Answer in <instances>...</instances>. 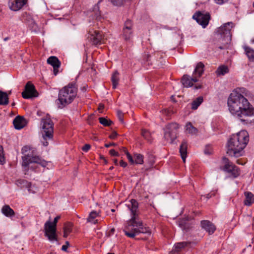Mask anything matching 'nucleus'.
<instances>
[{"mask_svg": "<svg viewBox=\"0 0 254 254\" xmlns=\"http://www.w3.org/2000/svg\"><path fill=\"white\" fill-rule=\"evenodd\" d=\"M229 72V69L228 66L222 64L220 65L215 71V73L217 76L224 75L225 74Z\"/></svg>", "mask_w": 254, "mask_h": 254, "instance_id": "b1692460", "label": "nucleus"}, {"mask_svg": "<svg viewBox=\"0 0 254 254\" xmlns=\"http://www.w3.org/2000/svg\"><path fill=\"white\" fill-rule=\"evenodd\" d=\"M109 153L111 156H119V153L114 149H111L109 151Z\"/></svg>", "mask_w": 254, "mask_h": 254, "instance_id": "a18cd8bd", "label": "nucleus"}, {"mask_svg": "<svg viewBox=\"0 0 254 254\" xmlns=\"http://www.w3.org/2000/svg\"><path fill=\"white\" fill-rule=\"evenodd\" d=\"M126 150H127V148L126 147H123V151L125 152V154H126Z\"/></svg>", "mask_w": 254, "mask_h": 254, "instance_id": "680f3d73", "label": "nucleus"}, {"mask_svg": "<svg viewBox=\"0 0 254 254\" xmlns=\"http://www.w3.org/2000/svg\"><path fill=\"white\" fill-rule=\"evenodd\" d=\"M127 205L131 212V217L127 225L123 230L125 235L130 238H134L140 233L150 234L149 228L145 226L139 218L138 202L134 199H131Z\"/></svg>", "mask_w": 254, "mask_h": 254, "instance_id": "f03ea898", "label": "nucleus"}, {"mask_svg": "<svg viewBox=\"0 0 254 254\" xmlns=\"http://www.w3.org/2000/svg\"><path fill=\"white\" fill-rule=\"evenodd\" d=\"M192 18L203 28H205L210 19V14L208 12L204 14L201 11H197L193 14Z\"/></svg>", "mask_w": 254, "mask_h": 254, "instance_id": "9b49d317", "label": "nucleus"}, {"mask_svg": "<svg viewBox=\"0 0 254 254\" xmlns=\"http://www.w3.org/2000/svg\"><path fill=\"white\" fill-rule=\"evenodd\" d=\"M203 101V98L202 96L198 97L191 103V109L193 110H196Z\"/></svg>", "mask_w": 254, "mask_h": 254, "instance_id": "c85d7f7f", "label": "nucleus"}, {"mask_svg": "<svg viewBox=\"0 0 254 254\" xmlns=\"http://www.w3.org/2000/svg\"><path fill=\"white\" fill-rule=\"evenodd\" d=\"M123 29H132V22L131 20L129 19L127 20L125 22Z\"/></svg>", "mask_w": 254, "mask_h": 254, "instance_id": "58836bf2", "label": "nucleus"}, {"mask_svg": "<svg viewBox=\"0 0 254 254\" xmlns=\"http://www.w3.org/2000/svg\"><path fill=\"white\" fill-rule=\"evenodd\" d=\"M249 141L248 132L241 130L236 134H232L227 144V154L231 157H239L243 156L244 149Z\"/></svg>", "mask_w": 254, "mask_h": 254, "instance_id": "7ed1b4c3", "label": "nucleus"}, {"mask_svg": "<svg viewBox=\"0 0 254 254\" xmlns=\"http://www.w3.org/2000/svg\"><path fill=\"white\" fill-rule=\"evenodd\" d=\"M245 199L244 201V205L250 206L254 202V195L250 191L244 192Z\"/></svg>", "mask_w": 254, "mask_h": 254, "instance_id": "4be33fe9", "label": "nucleus"}, {"mask_svg": "<svg viewBox=\"0 0 254 254\" xmlns=\"http://www.w3.org/2000/svg\"><path fill=\"white\" fill-rule=\"evenodd\" d=\"M119 75L120 73L118 71H114L112 74L111 81L113 89H116L119 84L120 80Z\"/></svg>", "mask_w": 254, "mask_h": 254, "instance_id": "a878e982", "label": "nucleus"}, {"mask_svg": "<svg viewBox=\"0 0 254 254\" xmlns=\"http://www.w3.org/2000/svg\"><path fill=\"white\" fill-rule=\"evenodd\" d=\"M115 231V229L114 228H112L111 229V230H110V233H112V234H113L114 232Z\"/></svg>", "mask_w": 254, "mask_h": 254, "instance_id": "052dcab7", "label": "nucleus"}, {"mask_svg": "<svg viewBox=\"0 0 254 254\" xmlns=\"http://www.w3.org/2000/svg\"><path fill=\"white\" fill-rule=\"evenodd\" d=\"M134 163L136 164H142L143 161V155L141 154L135 153L134 154Z\"/></svg>", "mask_w": 254, "mask_h": 254, "instance_id": "f704fd0d", "label": "nucleus"}, {"mask_svg": "<svg viewBox=\"0 0 254 254\" xmlns=\"http://www.w3.org/2000/svg\"><path fill=\"white\" fill-rule=\"evenodd\" d=\"M78 86L75 81L69 83L62 88L58 95V107L62 109L71 103L77 96Z\"/></svg>", "mask_w": 254, "mask_h": 254, "instance_id": "20e7f679", "label": "nucleus"}, {"mask_svg": "<svg viewBox=\"0 0 254 254\" xmlns=\"http://www.w3.org/2000/svg\"><path fill=\"white\" fill-rule=\"evenodd\" d=\"M87 38L93 45H100L102 43L103 36L102 33L98 30H89Z\"/></svg>", "mask_w": 254, "mask_h": 254, "instance_id": "f8f14e48", "label": "nucleus"}, {"mask_svg": "<svg viewBox=\"0 0 254 254\" xmlns=\"http://www.w3.org/2000/svg\"><path fill=\"white\" fill-rule=\"evenodd\" d=\"M201 87H202V85H195L194 86V88L195 89H200V88H201Z\"/></svg>", "mask_w": 254, "mask_h": 254, "instance_id": "6e6d98bb", "label": "nucleus"}, {"mask_svg": "<svg viewBox=\"0 0 254 254\" xmlns=\"http://www.w3.org/2000/svg\"><path fill=\"white\" fill-rule=\"evenodd\" d=\"M61 216H56L53 222L50 220L47 221L44 224L45 235L51 241H58L57 231V224Z\"/></svg>", "mask_w": 254, "mask_h": 254, "instance_id": "0eeeda50", "label": "nucleus"}, {"mask_svg": "<svg viewBox=\"0 0 254 254\" xmlns=\"http://www.w3.org/2000/svg\"><path fill=\"white\" fill-rule=\"evenodd\" d=\"M116 143L112 142V143L105 144V147H106L107 148H108V147H109L110 146H116Z\"/></svg>", "mask_w": 254, "mask_h": 254, "instance_id": "603ef678", "label": "nucleus"}, {"mask_svg": "<svg viewBox=\"0 0 254 254\" xmlns=\"http://www.w3.org/2000/svg\"><path fill=\"white\" fill-rule=\"evenodd\" d=\"M99 123L105 127H109L113 124V122L111 120H107L103 117L99 118Z\"/></svg>", "mask_w": 254, "mask_h": 254, "instance_id": "e433bc0d", "label": "nucleus"}, {"mask_svg": "<svg viewBox=\"0 0 254 254\" xmlns=\"http://www.w3.org/2000/svg\"><path fill=\"white\" fill-rule=\"evenodd\" d=\"M65 245H66L67 246H69V243L68 242V241H66L65 242Z\"/></svg>", "mask_w": 254, "mask_h": 254, "instance_id": "e2e57ef3", "label": "nucleus"}, {"mask_svg": "<svg viewBox=\"0 0 254 254\" xmlns=\"http://www.w3.org/2000/svg\"><path fill=\"white\" fill-rule=\"evenodd\" d=\"M36 148L31 147L30 146L26 145L23 146L21 149V153L25 156L26 155L32 154L33 150Z\"/></svg>", "mask_w": 254, "mask_h": 254, "instance_id": "473e14b6", "label": "nucleus"}, {"mask_svg": "<svg viewBox=\"0 0 254 254\" xmlns=\"http://www.w3.org/2000/svg\"><path fill=\"white\" fill-rule=\"evenodd\" d=\"M98 216L97 213L95 211H92L88 216V218L87 219L88 222H93L94 224H96L97 223V220H94L95 218H96Z\"/></svg>", "mask_w": 254, "mask_h": 254, "instance_id": "c9c22d12", "label": "nucleus"}, {"mask_svg": "<svg viewBox=\"0 0 254 254\" xmlns=\"http://www.w3.org/2000/svg\"><path fill=\"white\" fill-rule=\"evenodd\" d=\"M9 39V37H6V38H4V41H6L8 40Z\"/></svg>", "mask_w": 254, "mask_h": 254, "instance_id": "0e129e2a", "label": "nucleus"}, {"mask_svg": "<svg viewBox=\"0 0 254 254\" xmlns=\"http://www.w3.org/2000/svg\"><path fill=\"white\" fill-rule=\"evenodd\" d=\"M191 243L189 242H182L176 243L174 247V250L176 252H179L181 250L185 247H188Z\"/></svg>", "mask_w": 254, "mask_h": 254, "instance_id": "bb28decb", "label": "nucleus"}, {"mask_svg": "<svg viewBox=\"0 0 254 254\" xmlns=\"http://www.w3.org/2000/svg\"><path fill=\"white\" fill-rule=\"evenodd\" d=\"M245 51L249 60L254 62V50L250 47H245Z\"/></svg>", "mask_w": 254, "mask_h": 254, "instance_id": "2f4dec72", "label": "nucleus"}, {"mask_svg": "<svg viewBox=\"0 0 254 254\" xmlns=\"http://www.w3.org/2000/svg\"><path fill=\"white\" fill-rule=\"evenodd\" d=\"M36 149L33 150L32 154L26 155L22 157V166L28 167L30 163H37L42 167H45L48 165V162L42 159L39 156L36 155Z\"/></svg>", "mask_w": 254, "mask_h": 254, "instance_id": "1a4fd4ad", "label": "nucleus"}, {"mask_svg": "<svg viewBox=\"0 0 254 254\" xmlns=\"http://www.w3.org/2000/svg\"><path fill=\"white\" fill-rule=\"evenodd\" d=\"M114 164H115V165H118V160L117 159H114Z\"/></svg>", "mask_w": 254, "mask_h": 254, "instance_id": "13d9d810", "label": "nucleus"}, {"mask_svg": "<svg viewBox=\"0 0 254 254\" xmlns=\"http://www.w3.org/2000/svg\"><path fill=\"white\" fill-rule=\"evenodd\" d=\"M68 246H66V245H63L62 247V250L63 251H64V252H66L67 251V249L68 248Z\"/></svg>", "mask_w": 254, "mask_h": 254, "instance_id": "864d4df0", "label": "nucleus"}, {"mask_svg": "<svg viewBox=\"0 0 254 254\" xmlns=\"http://www.w3.org/2000/svg\"><path fill=\"white\" fill-rule=\"evenodd\" d=\"M233 26L232 22H227L217 29V33L230 39L232 36L231 31Z\"/></svg>", "mask_w": 254, "mask_h": 254, "instance_id": "ddd939ff", "label": "nucleus"}, {"mask_svg": "<svg viewBox=\"0 0 254 254\" xmlns=\"http://www.w3.org/2000/svg\"><path fill=\"white\" fill-rule=\"evenodd\" d=\"M188 143L186 140H184L180 147L179 152L181 156L182 159L184 162H185L187 156Z\"/></svg>", "mask_w": 254, "mask_h": 254, "instance_id": "aec40b11", "label": "nucleus"}, {"mask_svg": "<svg viewBox=\"0 0 254 254\" xmlns=\"http://www.w3.org/2000/svg\"><path fill=\"white\" fill-rule=\"evenodd\" d=\"M200 225L202 229L205 230L209 235L213 234L216 229L214 224L209 220H204L201 221Z\"/></svg>", "mask_w": 254, "mask_h": 254, "instance_id": "2eb2a0df", "label": "nucleus"}, {"mask_svg": "<svg viewBox=\"0 0 254 254\" xmlns=\"http://www.w3.org/2000/svg\"><path fill=\"white\" fill-rule=\"evenodd\" d=\"M120 165L121 167H123V168H125L127 167V163L124 161L123 160H121L120 161Z\"/></svg>", "mask_w": 254, "mask_h": 254, "instance_id": "8fccbe9b", "label": "nucleus"}, {"mask_svg": "<svg viewBox=\"0 0 254 254\" xmlns=\"http://www.w3.org/2000/svg\"><path fill=\"white\" fill-rule=\"evenodd\" d=\"M25 120L21 116H17L13 120V124L14 127L17 129H20L23 128L25 126Z\"/></svg>", "mask_w": 254, "mask_h": 254, "instance_id": "6ab92c4d", "label": "nucleus"}, {"mask_svg": "<svg viewBox=\"0 0 254 254\" xmlns=\"http://www.w3.org/2000/svg\"><path fill=\"white\" fill-rule=\"evenodd\" d=\"M104 162H105V164H107V160L105 158H104Z\"/></svg>", "mask_w": 254, "mask_h": 254, "instance_id": "774afa93", "label": "nucleus"}, {"mask_svg": "<svg viewBox=\"0 0 254 254\" xmlns=\"http://www.w3.org/2000/svg\"><path fill=\"white\" fill-rule=\"evenodd\" d=\"M1 212L7 217H11L15 215L14 210L8 205H4L2 207Z\"/></svg>", "mask_w": 254, "mask_h": 254, "instance_id": "5701e85b", "label": "nucleus"}, {"mask_svg": "<svg viewBox=\"0 0 254 254\" xmlns=\"http://www.w3.org/2000/svg\"><path fill=\"white\" fill-rule=\"evenodd\" d=\"M99 7L98 6V4H97L94 7V10H97V12L95 13V15H94L95 18L97 20H100L101 19L100 11H99Z\"/></svg>", "mask_w": 254, "mask_h": 254, "instance_id": "ea45409f", "label": "nucleus"}, {"mask_svg": "<svg viewBox=\"0 0 254 254\" xmlns=\"http://www.w3.org/2000/svg\"><path fill=\"white\" fill-rule=\"evenodd\" d=\"M28 0H13L9 1L8 5L10 9L17 11L26 4Z\"/></svg>", "mask_w": 254, "mask_h": 254, "instance_id": "f3484780", "label": "nucleus"}, {"mask_svg": "<svg viewBox=\"0 0 254 254\" xmlns=\"http://www.w3.org/2000/svg\"><path fill=\"white\" fill-rule=\"evenodd\" d=\"M237 163L238 164H241V163L240 162V160H237Z\"/></svg>", "mask_w": 254, "mask_h": 254, "instance_id": "69168bd1", "label": "nucleus"}, {"mask_svg": "<svg viewBox=\"0 0 254 254\" xmlns=\"http://www.w3.org/2000/svg\"><path fill=\"white\" fill-rule=\"evenodd\" d=\"M25 180H19L17 181V182L19 183L20 184H22L25 182Z\"/></svg>", "mask_w": 254, "mask_h": 254, "instance_id": "4d7b16f0", "label": "nucleus"}, {"mask_svg": "<svg viewBox=\"0 0 254 254\" xmlns=\"http://www.w3.org/2000/svg\"><path fill=\"white\" fill-rule=\"evenodd\" d=\"M38 92L34 85L28 81L25 85L24 90L22 92V96L24 99H30L38 96Z\"/></svg>", "mask_w": 254, "mask_h": 254, "instance_id": "9d476101", "label": "nucleus"}, {"mask_svg": "<svg viewBox=\"0 0 254 254\" xmlns=\"http://www.w3.org/2000/svg\"><path fill=\"white\" fill-rule=\"evenodd\" d=\"M198 81L196 76L190 77L188 75H184L181 80L182 83L186 87H191L193 82H196Z\"/></svg>", "mask_w": 254, "mask_h": 254, "instance_id": "a211bd4d", "label": "nucleus"}, {"mask_svg": "<svg viewBox=\"0 0 254 254\" xmlns=\"http://www.w3.org/2000/svg\"><path fill=\"white\" fill-rule=\"evenodd\" d=\"M222 162L224 165L221 166L220 169L227 173L229 178L235 179L240 175L241 170L240 168L231 162L228 158L223 157Z\"/></svg>", "mask_w": 254, "mask_h": 254, "instance_id": "423d86ee", "label": "nucleus"}, {"mask_svg": "<svg viewBox=\"0 0 254 254\" xmlns=\"http://www.w3.org/2000/svg\"><path fill=\"white\" fill-rule=\"evenodd\" d=\"M178 224L179 227L186 232H188L191 228L190 224L189 223L188 219L186 218L180 219L178 221Z\"/></svg>", "mask_w": 254, "mask_h": 254, "instance_id": "412c9836", "label": "nucleus"}, {"mask_svg": "<svg viewBox=\"0 0 254 254\" xmlns=\"http://www.w3.org/2000/svg\"><path fill=\"white\" fill-rule=\"evenodd\" d=\"M215 194V191H212L210 193H209L208 194H207L206 195V197L207 198H211L212 196H214Z\"/></svg>", "mask_w": 254, "mask_h": 254, "instance_id": "3c124183", "label": "nucleus"}, {"mask_svg": "<svg viewBox=\"0 0 254 254\" xmlns=\"http://www.w3.org/2000/svg\"><path fill=\"white\" fill-rule=\"evenodd\" d=\"M41 125L42 127V137L44 141L43 144L45 146L49 145L47 140H52L54 137V123L50 118H42Z\"/></svg>", "mask_w": 254, "mask_h": 254, "instance_id": "39448f33", "label": "nucleus"}, {"mask_svg": "<svg viewBox=\"0 0 254 254\" xmlns=\"http://www.w3.org/2000/svg\"><path fill=\"white\" fill-rule=\"evenodd\" d=\"M126 154L127 155V157L128 160V161L131 164H134V160L133 159L132 156L129 154L127 150H126Z\"/></svg>", "mask_w": 254, "mask_h": 254, "instance_id": "79ce46f5", "label": "nucleus"}, {"mask_svg": "<svg viewBox=\"0 0 254 254\" xmlns=\"http://www.w3.org/2000/svg\"><path fill=\"white\" fill-rule=\"evenodd\" d=\"M216 3L219 4H222L225 2H226L228 0H214Z\"/></svg>", "mask_w": 254, "mask_h": 254, "instance_id": "09e8293b", "label": "nucleus"}, {"mask_svg": "<svg viewBox=\"0 0 254 254\" xmlns=\"http://www.w3.org/2000/svg\"><path fill=\"white\" fill-rule=\"evenodd\" d=\"M186 131L189 133L196 134L198 130L195 127H194L191 123L188 122L186 126Z\"/></svg>", "mask_w": 254, "mask_h": 254, "instance_id": "72a5a7b5", "label": "nucleus"}, {"mask_svg": "<svg viewBox=\"0 0 254 254\" xmlns=\"http://www.w3.org/2000/svg\"><path fill=\"white\" fill-rule=\"evenodd\" d=\"M104 106L103 104H100L98 107V110L100 111L104 109Z\"/></svg>", "mask_w": 254, "mask_h": 254, "instance_id": "5fc2aeb1", "label": "nucleus"}, {"mask_svg": "<svg viewBox=\"0 0 254 254\" xmlns=\"http://www.w3.org/2000/svg\"><path fill=\"white\" fill-rule=\"evenodd\" d=\"M117 116L119 120L123 123L124 119V114L123 112L120 110H118L117 111Z\"/></svg>", "mask_w": 254, "mask_h": 254, "instance_id": "37998d69", "label": "nucleus"}, {"mask_svg": "<svg viewBox=\"0 0 254 254\" xmlns=\"http://www.w3.org/2000/svg\"><path fill=\"white\" fill-rule=\"evenodd\" d=\"M132 29H123V37L126 41H129L132 37Z\"/></svg>", "mask_w": 254, "mask_h": 254, "instance_id": "7c9ffc66", "label": "nucleus"}, {"mask_svg": "<svg viewBox=\"0 0 254 254\" xmlns=\"http://www.w3.org/2000/svg\"><path fill=\"white\" fill-rule=\"evenodd\" d=\"M118 135V133L116 131H114L110 135L109 138L111 139H115Z\"/></svg>", "mask_w": 254, "mask_h": 254, "instance_id": "49530a36", "label": "nucleus"}, {"mask_svg": "<svg viewBox=\"0 0 254 254\" xmlns=\"http://www.w3.org/2000/svg\"><path fill=\"white\" fill-rule=\"evenodd\" d=\"M148 134V131L145 129H142L141 130V135L146 138Z\"/></svg>", "mask_w": 254, "mask_h": 254, "instance_id": "de8ad7c7", "label": "nucleus"}, {"mask_svg": "<svg viewBox=\"0 0 254 254\" xmlns=\"http://www.w3.org/2000/svg\"><path fill=\"white\" fill-rule=\"evenodd\" d=\"M204 65L202 62H199L197 63L193 74L197 77H200L204 71Z\"/></svg>", "mask_w": 254, "mask_h": 254, "instance_id": "393cba45", "label": "nucleus"}, {"mask_svg": "<svg viewBox=\"0 0 254 254\" xmlns=\"http://www.w3.org/2000/svg\"><path fill=\"white\" fill-rule=\"evenodd\" d=\"M91 148V145L89 144H85L82 147V150L84 152H87Z\"/></svg>", "mask_w": 254, "mask_h": 254, "instance_id": "c03bdc74", "label": "nucleus"}, {"mask_svg": "<svg viewBox=\"0 0 254 254\" xmlns=\"http://www.w3.org/2000/svg\"><path fill=\"white\" fill-rule=\"evenodd\" d=\"M113 169H114V167L113 166H111V167H110L109 170H112Z\"/></svg>", "mask_w": 254, "mask_h": 254, "instance_id": "338daca9", "label": "nucleus"}, {"mask_svg": "<svg viewBox=\"0 0 254 254\" xmlns=\"http://www.w3.org/2000/svg\"><path fill=\"white\" fill-rule=\"evenodd\" d=\"M73 224L70 222H66L64 226V238H66L72 231Z\"/></svg>", "mask_w": 254, "mask_h": 254, "instance_id": "cd10ccee", "label": "nucleus"}, {"mask_svg": "<svg viewBox=\"0 0 254 254\" xmlns=\"http://www.w3.org/2000/svg\"><path fill=\"white\" fill-rule=\"evenodd\" d=\"M204 152L206 155H210L212 153V148L210 145H207L205 146Z\"/></svg>", "mask_w": 254, "mask_h": 254, "instance_id": "a19ab883", "label": "nucleus"}, {"mask_svg": "<svg viewBox=\"0 0 254 254\" xmlns=\"http://www.w3.org/2000/svg\"><path fill=\"white\" fill-rule=\"evenodd\" d=\"M47 63L53 66L54 74L56 75L61 64L60 60L56 56H51L47 59Z\"/></svg>", "mask_w": 254, "mask_h": 254, "instance_id": "dca6fc26", "label": "nucleus"}, {"mask_svg": "<svg viewBox=\"0 0 254 254\" xmlns=\"http://www.w3.org/2000/svg\"><path fill=\"white\" fill-rule=\"evenodd\" d=\"M230 112L241 122L250 123L249 118L254 116V108L248 99L237 91H233L227 99Z\"/></svg>", "mask_w": 254, "mask_h": 254, "instance_id": "f257e3e1", "label": "nucleus"}, {"mask_svg": "<svg viewBox=\"0 0 254 254\" xmlns=\"http://www.w3.org/2000/svg\"><path fill=\"white\" fill-rule=\"evenodd\" d=\"M8 96L6 92L0 90V105H6L8 104Z\"/></svg>", "mask_w": 254, "mask_h": 254, "instance_id": "c756f323", "label": "nucleus"}, {"mask_svg": "<svg viewBox=\"0 0 254 254\" xmlns=\"http://www.w3.org/2000/svg\"><path fill=\"white\" fill-rule=\"evenodd\" d=\"M82 90L85 91L86 90V86H84L81 88Z\"/></svg>", "mask_w": 254, "mask_h": 254, "instance_id": "bf43d9fd", "label": "nucleus"}, {"mask_svg": "<svg viewBox=\"0 0 254 254\" xmlns=\"http://www.w3.org/2000/svg\"><path fill=\"white\" fill-rule=\"evenodd\" d=\"M5 162L3 148L0 145V164L3 165Z\"/></svg>", "mask_w": 254, "mask_h": 254, "instance_id": "4c0bfd02", "label": "nucleus"}, {"mask_svg": "<svg viewBox=\"0 0 254 254\" xmlns=\"http://www.w3.org/2000/svg\"><path fill=\"white\" fill-rule=\"evenodd\" d=\"M179 125L176 123H171L166 125L164 128V137L166 140H170L174 143L178 137Z\"/></svg>", "mask_w": 254, "mask_h": 254, "instance_id": "6e6552de", "label": "nucleus"}, {"mask_svg": "<svg viewBox=\"0 0 254 254\" xmlns=\"http://www.w3.org/2000/svg\"><path fill=\"white\" fill-rule=\"evenodd\" d=\"M163 58V53L160 52H155L152 55L145 54L143 59L146 62H150V64H152L153 63L158 61L159 60ZM148 64H150L149 63Z\"/></svg>", "mask_w": 254, "mask_h": 254, "instance_id": "4468645a", "label": "nucleus"}]
</instances>
